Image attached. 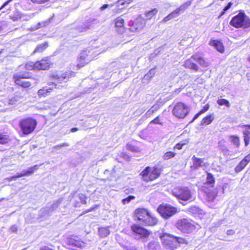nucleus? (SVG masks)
Listing matches in <instances>:
<instances>
[{"instance_id":"obj_48","label":"nucleus","mask_w":250,"mask_h":250,"mask_svg":"<svg viewBox=\"0 0 250 250\" xmlns=\"http://www.w3.org/2000/svg\"><path fill=\"white\" fill-rule=\"evenodd\" d=\"M243 133L244 135L243 137H250V130L248 129H245L243 131Z\"/></svg>"},{"instance_id":"obj_38","label":"nucleus","mask_w":250,"mask_h":250,"mask_svg":"<svg viewBox=\"0 0 250 250\" xmlns=\"http://www.w3.org/2000/svg\"><path fill=\"white\" fill-rule=\"evenodd\" d=\"M38 165H35L32 167H29L28 170L23 171L24 176L30 175L33 174L36 170L38 169Z\"/></svg>"},{"instance_id":"obj_37","label":"nucleus","mask_w":250,"mask_h":250,"mask_svg":"<svg viewBox=\"0 0 250 250\" xmlns=\"http://www.w3.org/2000/svg\"><path fill=\"white\" fill-rule=\"evenodd\" d=\"M217 103L220 106L225 105L227 107H229L230 106L229 101L226 99H218L217 100Z\"/></svg>"},{"instance_id":"obj_7","label":"nucleus","mask_w":250,"mask_h":250,"mask_svg":"<svg viewBox=\"0 0 250 250\" xmlns=\"http://www.w3.org/2000/svg\"><path fill=\"white\" fill-rule=\"evenodd\" d=\"M37 121L33 117H26L19 122V126L23 134L27 135L33 133L37 125Z\"/></svg>"},{"instance_id":"obj_8","label":"nucleus","mask_w":250,"mask_h":250,"mask_svg":"<svg viewBox=\"0 0 250 250\" xmlns=\"http://www.w3.org/2000/svg\"><path fill=\"white\" fill-rule=\"evenodd\" d=\"M175 227L182 233L191 234L196 230V227L194 221L187 218H182L178 220Z\"/></svg>"},{"instance_id":"obj_46","label":"nucleus","mask_w":250,"mask_h":250,"mask_svg":"<svg viewBox=\"0 0 250 250\" xmlns=\"http://www.w3.org/2000/svg\"><path fill=\"white\" fill-rule=\"evenodd\" d=\"M33 3L43 4L51 0H30Z\"/></svg>"},{"instance_id":"obj_31","label":"nucleus","mask_w":250,"mask_h":250,"mask_svg":"<svg viewBox=\"0 0 250 250\" xmlns=\"http://www.w3.org/2000/svg\"><path fill=\"white\" fill-rule=\"evenodd\" d=\"M110 6L112 7L115 6V8L113 10V12L114 13H119L122 10L124 9V6H121L118 2V0L116 1L115 2L112 3L110 4Z\"/></svg>"},{"instance_id":"obj_42","label":"nucleus","mask_w":250,"mask_h":250,"mask_svg":"<svg viewBox=\"0 0 250 250\" xmlns=\"http://www.w3.org/2000/svg\"><path fill=\"white\" fill-rule=\"evenodd\" d=\"M135 199V197L134 196L129 195L127 198L122 199V202L124 205H125L129 203L132 200H134Z\"/></svg>"},{"instance_id":"obj_10","label":"nucleus","mask_w":250,"mask_h":250,"mask_svg":"<svg viewBox=\"0 0 250 250\" xmlns=\"http://www.w3.org/2000/svg\"><path fill=\"white\" fill-rule=\"evenodd\" d=\"M157 211L165 219L169 218L177 212V208L171 205L165 204L160 205Z\"/></svg>"},{"instance_id":"obj_45","label":"nucleus","mask_w":250,"mask_h":250,"mask_svg":"<svg viewBox=\"0 0 250 250\" xmlns=\"http://www.w3.org/2000/svg\"><path fill=\"white\" fill-rule=\"evenodd\" d=\"M209 108V104H205L203 108L199 111L201 114L206 112Z\"/></svg>"},{"instance_id":"obj_1","label":"nucleus","mask_w":250,"mask_h":250,"mask_svg":"<svg viewBox=\"0 0 250 250\" xmlns=\"http://www.w3.org/2000/svg\"><path fill=\"white\" fill-rule=\"evenodd\" d=\"M133 218L135 221L148 227L155 226L159 223L158 218L150 210L144 208L135 209L133 214Z\"/></svg>"},{"instance_id":"obj_24","label":"nucleus","mask_w":250,"mask_h":250,"mask_svg":"<svg viewBox=\"0 0 250 250\" xmlns=\"http://www.w3.org/2000/svg\"><path fill=\"white\" fill-rule=\"evenodd\" d=\"M214 120V115L212 114H208L202 119L200 122V125L203 126L209 125Z\"/></svg>"},{"instance_id":"obj_50","label":"nucleus","mask_w":250,"mask_h":250,"mask_svg":"<svg viewBox=\"0 0 250 250\" xmlns=\"http://www.w3.org/2000/svg\"><path fill=\"white\" fill-rule=\"evenodd\" d=\"M46 22H39L35 26V29H38L42 27L45 26Z\"/></svg>"},{"instance_id":"obj_63","label":"nucleus","mask_w":250,"mask_h":250,"mask_svg":"<svg viewBox=\"0 0 250 250\" xmlns=\"http://www.w3.org/2000/svg\"><path fill=\"white\" fill-rule=\"evenodd\" d=\"M78 130V128L77 127H73L71 129V131L72 132H74Z\"/></svg>"},{"instance_id":"obj_52","label":"nucleus","mask_w":250,"mask_h":250,"mask_svg":"<svg viewBox=\"0 0 250 250\" xmlns=\"http://www.w3.org/2000/svg\"><path fill=\"white\" fill-rule=\"evenodd\" d=\"M232 4H233V3L232 2H231V1L229 2L227 4V5H226L225 6V7L224 8V11H227L228 9H229L231 7V6H232Z\"/></svg>"},{"instance_id":"obj_64","label":"nucleus","mask_w":250,"mask_h":250,"mask_svg":"<svg viewBox=\"0 0 250 250\" xmlns=\"http://www.w3.org/2000/svg\"><path fill=\"white\" fill-rule=\"evenodd\" d=\"M11 19L13 21H16L18 20V18L17 17H16V16H12L11 17Z\"/></svg>"},{"instance_id":"obj_55","label":"nucleus","mask_w":250,"mask_h":250,"mask_svg":"<svg viewBox=\"0 0 250 250\" xmlns=\"http://www.w3.org/2000/svg\"><path fill=\"white\" fill-rule=\"evenodd\" d=\"M227 234L228 235H233L235 234V231L233 229H229L227 231Z\"/></svg>"},{"instance_id":"obj_27","label":"nucleus","mask_w":250,"mask_h":250,"mask_svg":"<svg viewBox=\"0 0 250 250\" xmlns=\"http://www.w3.org/2000/svg\"><path fill=\"white\" fill-rule=\"evenodd\" d=\"M189 138H186V139L182 140L180 142L176 143L174 145V146L173 147V149L174 150H175V149L181 150V149H183V148L184 147V146H185L188 145L189 143Z\"/></svg>"},{"instance_id":"obj_20","label":"nucleus","mask_w":250,"mask_h":250,"mask_svg":"<svg viewBox=\"0 0 250 250\" xmlns=\"http://www.w3.org/2000/svg\"><path fill=\"white\" fill-rule=\"evenodd\" d=\"M192 165L190 166V168L192 169L195 170L197 169L199 167L204 166V159L199 158L193 156L192 157Z\"/></svg>"},{"instance_id":"obj_33","label":"nucleus","mask_w":250,"mask_h":250,"mask_svg":"<svg viewBox=\"0 0 250 250\" xmlns=\"http://www.w3.org/2000/svg\"><path fill=\"white\" fill-rule=\"evenodd\" d=\"M176 155V153L173 151H167L163 156V159L165 161L169 160L174 157Z\"/></svg>"},{"instance_id":"obj_32","label":"nucleus","mask_w":250,"mask_h":250,"mask_svg":"<svg viewBox=\"0 0 250 250\" xmlns=\"http://www.w3.org/2000/svg\"><path fill=\"white\" fill-rule=\"evenodd\" d=\"M231 142L233 143L237 147H239L240 146V141L239 137L237 135H230L229 136Z\"/></svg>"},{"instance_id":"obj_61","label":"nucleus","mask_w":250,"mask_h":250,"mask_svg":"<svg viewBox=\"0 0 250 250\" xmlns=\"http://www.w3.org/2000/svg\"><path fill=\"white\" fill-rule=\"evenodd\" d=\"M244 158L249 163L250 162V152Z\"/></svg>"},{"instance_id":"obj_47","label":"nucleus","mask_w":250,"mask_h":250,"mask_svg":"<svg viewBox=\"0 0 250 250\" xmlns=\"http://www.w3.org/2000/svg\"><path fill=\"white\" fill-rule=\"evenodd\" d=\"M99 207V205H95L94 206V207H91V208L88 209H86L85 210H84L82 214L81 215H83V214H84L85 213H88L89 212H91L94 210H95V209H96L97 208H98Z\"/></svg>"},{"instance_id":"obj_28","label":"nucleus","mask_w":250,"mask_h":250,"mask_svg":"<svg viewBox=\"0 0 250 250\" xmlns=\"http://www.w3.org/2000/svg\"><path fill=\"white\" fill-rule=\"evenodd\" d=\"M23 96L21 93H16L14 96L9 99V104H14L23 99Z\"/></svg>"},{"instance_id":"obj_40","label":"nucleus","mask_w":250,"mask_h":250,"mask_svg":"<svg viewBox=\"0 0 250 250\" xmlns=\"http://www.w3.org/2000/svg\"><path fill=\"white\" fill-rule=\"evenodd\" d=\"M163 124L160 115L157 116L149 123V124L159 125H163Z\"/></svg>"},{"instance_id":"obj_11","label":"nucleus","mask_w":250,"mask_h":250,"mask_svg":"<svg viewBox=\"0 0 250 250\" xmlns=\"http://www.w3.org/2000/svg\"><path fill=\"white\" fill-rule=\"evenodd\" d=\"M189 111V107L188 105L182 102H179L174 106L172 114L178 118L183 119L188 115Z\"/></svg>"},{"instance_id":"obj_30","label":"nucleus","mask_w":250,"mask_h":250,"mask_svg":"<svg viewBox=\"0 0 250 250\" xmlns=\"http://www.w3.org/2000/svg\"><path fill=\"white\" fill-rule=\"evenodd\" d=\"M226 141L222 139L218 142V147L223 153H227L229 151L228 147L225 145Z\"/></svg>"},{"instance_id":"obj_18","label":"nucleus","mask_w":250,"mask_h":250,"mask_svg":"<svg viewBox=\"0 0 250 250\" xmlns=\"http://www.w3.org/2000/svg\"><path fill=\"white\" fill-rule=\"evenodd\" d=\"M209 45L214 46L218 51L223 53L225 51V46L221 40L211 39L209 42Z\"/></svg>"},{"instance_id":"obj_5","label":"nucleus","mask_w":250,"mask_h":250,"mask_svg":"<svg viewBox=\"0 0 250 250\" xmlns=\"http://www.w3.org/2000/svg\"><path fill=\"white\" fill-rule=\"evenodd\" d=\"M32 78L31 73L29 71H21L13 75V80L15 85L26 90L32 88V83L27 80Z\"/></svg>"},{"instance_id":"obj_4","label":"nucleus","mask_w":250,"mask_h":250,"mask_svg":"<svg viewBox=\"0 0 250 250\" xmlns=\"http://www.w3.org/2000/svg\"><path fill=\"white\" fill-rule=\"evenodd\" d=\"M194 61L197 62L201 66L203 67H207L210 65V62L207 61L200 53H195L192 54L189 58L184 61L183 65L186 69L198 72L200 68L198 65Z\"/></svg>"},{"instance_id":"obj_16","label":"nucleus","mask_w":250,"mask_h":250,"mask_svg":"<svg viewBox=\"0 0 250 250\" xmlns=\"http://www.w3.org/2000/svg\"><path fill=\"white\" fill-rule=\"evenodd\" d=\"M128 30L131 32H136L142 28V23L141 21L138 19L131 21L129 23Z\"/></svg>"},{"instance_id":"obj_23","label":"nucleus","mask_w":250,"mask_h":250,"mask_svg":"<svg viewBox=\"0 0 250 250\" xmlns=\"http://www.w3.org/2000/svg\"><path fill=\"white\" fill-rule=\"evenodd\" d=\"M11 141V138L7 132H0V144L6 145Z\"/></svg>"},{"instance_id":"obj_59","label":"nucleus","mask_w":250,"mask_h":250,"mask_svg":"<svg viewBox=\"0 0 250 250\" xmlns=\"http://www.w3.org/2000/svg\"><path fill=\"white\" fill-rule=\"evenodd\" d=\"M40 250H53L52 249L48 247L44 246L40 249Z\"/></svg>"},{"instance_id":"obj_2","label":"nucleus","mask_w":250,"mask_h":250,"mask_svg":"<svg viewBox=\"0 0 250 250\" xmlns=\"http://www.w3.org/2000/svg\"><path fill=\"white\" fill-rule=\"evenodd\" d=\"M159 238L163 247L167 250H175L182 244H188V241L184 238L175 236L169 233H161Z\"/></svg>"},{"instance_id":"obj_49","label":"nucleus","mask_w":250,"mask_h":250,"mask_svg":"<svg viewBox=\"0 0 250 250\" xmlns=\"http://www.w3.org/2000/svg\"><path fill=\"white\" fill-rule=\"evenodd\" d=\"M173 18L171 14H169L168 15L166 16L163 19V21L164 22H167L169 20H171V19Z\"/></svg>"},{"instance_id":"obj_39","label":"nucleus","mask_w":250,"mask_h":250,"mask_svg":"<svg viewBox=\"0 0 250 250\" xmlns=\"http://www.w3.org/2000/svg\"><path fill=\"white\" fill-rule=\"evenodd\" d=\"M157 110L156 107H154V106H152L145 114V116L146 118H150L153 114Z\"/></svg>"},{"instance_id":"obj_26","label":"nucleus","mask_w":250,"mask_h":250,"mask_svg":"<svg viewBox=\"0 0 250 250\" xmlns=\"http://www.w3.org/2000/svg\"><path fill=\"white\" fill-rule=\"evenodd\" d=\"M249 164V162L244 158L235 167V171L237 173L241 171Z\"/></svg>"},{"instance_id":"obj_19","label":"nucleus","mask_w":250,"mask_h":250,"mask_svg":"<svg viewBox=\"0 0 250 250\" xmlns=\"http://www.w3.org/2000/svg\"><path fill=\"white\" fill-rule=\"evenodd\" d=\"M125 20L120 16L115 19V25L118 32L123 33V30L125 29Z\"/></svg>"},{"instance_id":"obj_14","label":"nucleus","mask_w":250,"mask_h":250,"mask_svg":"<svg viewBox=\"0 0 250 250\" xmlns=\"http://www.w3.org/2000/svg\"><path fill=\"white\" fill-rule=\"evenodd\" d=\"M36 71L47 70L52 65L53 63L51 61L49 57H44L42 59L35 62Z\"/></svg>"},{"instance_id":"obj_3","label":"nucleus","mask_w":250,"mask_h":250,"mask_svg":"<svg viewBox=\"0 0 250 250\" xmlns=\"http://www.w3.org/2000/svg\"><path fill=\"white\" fill-rule=\"evenodd\" d=\"M163 171V167L158 165L148 166L140 173V176L144 182L150 183L158 179Z\"/></svg>"},{"instance_id":"obj_12","label":"nucleus","mask_w":250,"mask_h":250,"mask_svg":"<svg viewBox=\"0 0 250 250\" xmlns=\"http://www.w3.org/2000/svg\"><path fill=\"white\" fill-rule=\"evenodd\" d=\"M132 231L140 238L147 239L152 234V231L139 224H133L131 226Z\"/></svg>"},{"instance_id":"obj_17","label":"nucleus","mask_w":250,"mask_h":250,"mask_svg":"<svg viewBox=\"0 0 250 250\" xmlns=\"http://www.w3.org/2000/svg\"><path fill=\"white\" fill-rule=\"evenodd\" d=\"M68 245L71 247L70 249L73 250H79L83 247L84 243L80 240L71 239L68 241Z\"/></svg>"},{"instance_id":"obj_43","label":"nucleus","mask_w":250,"mask_h":250,"mask_svg":"<svg viewBox=\"0 0 250 250\" xmlns=\"http://www.w3.org/2000/svg\"><path fill=\"white\" fill-rule=\"evenodd\" d=\"M182 10L181 7L177 8L176 9L173 10L172 12L170 13L171 15L173 17V18H175L179 15L180 11Z\"/></svg>"},{"instance_id":"obj_56","label":"nucleus","mask_w":250,"mask_h":250,"mask_svg":"<svg viewBox=\"0 0 250 250\" xmlns=\"http://www.w3.org/2000/svg\"><path fill=\"white\" fill-rule=\"evenodd\" d=\"M69 146V144L67 143H63L62 144H61L60 145H57L58 147H61L63 146Z\"/></svg>"},{"instance_id":"obj_57","label":"nucleus","mask_w":250,"mask_h":250,"mask_svg":"<svg viewBox=\"0 0 250 250\" xmlns=\"http://www.w3.org/2000/svg\"><path fill=\"white\" fill-rule=\"evenodd\" d=\"M201 115V114L200 113V112H198L197 113H196V114L194 115V117H193V119H192V121H194V120H195L196 119H197V118H198V117H199Z\"/></svg>"},{"instance_id":"obj_34","label":"nucleus","mask_w":250,"mask_h":250,"mask_svg":"<svg viewBox=\"0 0 250 250\" xmlns=\"http://www.w3.org/2000/svg\"><path fill=\"white\" fill-rule=\"evenodd\" d=\"M99 234L101 237H105L109 234V230L106 228H101L99 229Z\"/></svg>"},{"instance_id":"obj_35","label":"nucleus","mask_w":250,"mask_h":250,"mask_svg":"<svg viewBox=\"0 0 250 250\" xmlns=\"http://www.w3.org/2000/svg\"><path fill=\"white\" fill-rule=\"evenodd\" d=\"M158 13V10L157 8H153L151 10L148 11L146 12L145 15L146 18L148 19H151L154 16H155Z\"/></svg>"},{"instance_id":"obj_60","label":"nucleus","mask_w":250,"mask_h":250,"mask_svg":"<svg viewBox=\"0 0 250 250\" xmlns=\"http://www.w3.org/2000/svg\"><path fill=\"white\" fill-rule=\"evenodd\" d=\"M16 179L17 178L16 177V175H14V176H11V177L8 178L7 180L9 181H12L13 180H16Z\"/></svg>"},{"instance_id":"obj_62","label":"nucleus","mask_w":250,"mask_h":250,"mask_svg":"<svg viewBox=\"0 0 250 250\" xmlns=\"http://www.w3.org/2000/svg\"><path fill=\"white\" fill-rule=\"evenodd\" d=\"M226 11H224V9H223V11L220 14V15L218 16L217 18L218 19H220L223 15H224L225 14Z\"/></svg>"},{"instance_id":"obj_41","label":"nucleus","mask_w":250,"mask_h":250,"mask_svg":"<svg viewBox=\"0 0 250 250\" xmlns=\"http://www.w3.org/2000/svg\"><path fill=\"white\" fill-rule=\"evenodd\" d=\"M133 1V0H118V2L121 6H124V9L125 7L131 3Z\"/></svg>"},{"instance_id":"obj_15","label":"nucleus","mask_w":250,"mask_h":250,"mask_svg":"<svg viewBox=\"0 0 250 250\" xmlns=\"http://www.w3.org/2000/svg\"><path fill=\"white\" fill-rule=\"evenodd\" d=\"M76 74V73L75 71L69 70L62 73L52 74L51 77L53 80H63L74 77Z\"/></svg>"},{"instance_id":"obj_22","label":"nucleus","mask_w":250,"mask_h":250,"mask_svg":"<svg viewBox=\"0 0 250 250\" xmlns=\"http://www.w3.org/2000/svg\"><path fill=\"white\" fill-rule=\"evenodd\" d=\"M53 90L51 87H43L38 91V95L39 98L45 97Z\"/></svg>"},{"instance_id":"obj_54","label":"nucleus","mask_w":250,"mask_h":250,"mask_svg":"<svg viewBox=\"0 0 250 250\" xmlns=\"http://www.w3.org/2000/svg\"><path fill=\"white\" fill-rule=\"evenodd\" d=\"M109 6H110V4H103L102 6H101L100 8V9L101 11H103L105 9L108 8Z\"/></svg>"},{"instance_id":"obj_51","label":"nucleus","mask_w":250,"mask_h":250,"mask_svg":"<svg viewBox=\"0 0 250 250\" xmlns=\"http://www.w3.org/2000/svg\"><path fill=\"white\" fill-rule=\"evenodd\" d=\"M244 141L245 143V146H248L250 142V137H244Z\"/></svg>"},{"instance_id":"obj_9","label":"nucleus","mask_w":250,"mask_h":250,"mask_svg":"<svg viewBox=\"0 0 250 250\" xmlns=\"http://www.w3.org/2000/svg\"><path fill=\"white\" fill-rule=\"evenodd\" d=\"M172 194L178 200L187 201L191 199V191L187 187H177L171 191Z\"/></svg>"},{"instance_id":"obj_36","label":"nucleus","mask_w":250,"mask_h":250,"mask_svg":"<svg viewBox=\"0 0 250 250\" xmlns=\"http://www.w3.org/2000/svg\"><path fill=\"white\" fill-rule=\"evenodd\" d=\"M126 149L131 152H138L140 151V148L131 143H127L126 145Z\"/></svg>"},{"instance_id":"obj_58","label":"nucleus","mask_w":250,"mask_h":250,"mask_svg":"<svg viewBox=\"0 0 250 250\" xmlns=\"http://www.w3.org/2000/svg\"><path fill=\"white\" fill-rule=\"evenodd\" d=\"M22 176H24L23 172H21V173H18V174L16 175V177L17 179L18 178L21 177Z\"/></svg>"},{"instance_id":"obj_25","label":"nucleus","mask_w":250,"mask_h":250,"mask_svg":"<svg viewBox=\"0 0 250 250\" xmlns=\"http://www.w3.org/2000/svg\"><path fill=\"white\" fill-rule=\"evenodd\" d=\"M215 179L213 175L209 172H207V179L205 184L209 185L210 187H214Z\"/></svg>"},{"instance_id":"obj_44","label":"nucleus","mask_w":250,"mask_h":250,"mask_svg":"<svg viewBox=\"0 0 250 250\" xmlns=\"http://www.w3.org/2000/svg\"><path fill=\"white\" fill-rule=\"evenodd\" d=\"M79 197L82 203L84 204H86V199L87 198L85 195L81 193L79 195Z\"/></svg>"},{"instance_id":"obj_53","label":"nucleus","mask_w":250,"mask_h":250,"mask_svg":"<svg viewBox=\"0 0 250 250\" xmlns=\"http://www.w3.org/2000/svg\"><path fill=\"white\" fill-rule=\"evenodd\" d=\"M13 0H7L5 2L3 3V4L0 7V10L3 9L4 7H5L11 1Z\"/></svg>"},{"instance_id":"obj_29","label":"nucleus","mask_w":250,"mask_h":250,"mask_svg":"<svg viewBox=\"0 0 250 250\" xmlns=\"http://www.w3.org/2000/svg\"><path fill=\"white\" fill-rule=\"evenodd\" d=\"M48 44L47 42L42 43L37 46L35 50H34V53L38 52H42L46 50L48 47Z\"/></svg>"},{"instance_id":"obj_21","label":"nucleus","mask_w":250,"mask_h":250,"mask_svg":"<svg viewBox=\"0 0 250 250\" xmlns=\"http://www.w3.org/2000/svg\"><path fill=\"white\" fill-rule=\"evenodd\" d=\"M35 62L32 61H29L25 62L24 64L21 65L19 66V68H21L22 69L27 70L26 71L34 70L36 71L35 68Z\"/></svg>"},{"instance_id":"obj_6","label":"nucleus","mask_w":250,"mask_h":250,"mask_svg":"<svg viewBox=\"0 0 250 250\" xmlns=\"http://www.w3.org/2000/svg\"><path fill=\"white\" fill-rule=\"evenodd\" d=\"M229 24L235 28H250V18L243 10H240L231 18Z\"/></svg>"},{"instance_id":"obj_13","label":"nucleus","mask_w":250,"mask_h":250,"mask_svg":"<svg viewBox=\"0 0 250 250\" xmlns=\"http://www.w3.org/2000/svg\"><path fill=\"white\" fill-rule=\"evenodd\" d=\"M89 53L90 51L87 48H84L81 51L77 58V63L76 67L77 70L81 69L89 63L90 61H88L87 58Z\"/></svg>"}]
</instances>
